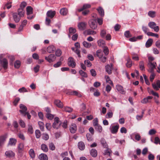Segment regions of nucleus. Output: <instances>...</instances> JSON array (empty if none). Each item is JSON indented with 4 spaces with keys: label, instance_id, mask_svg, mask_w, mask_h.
<instances>
[{
    "label": "nucleus",
    "instance_id": "8fccbe9b",
    "mask_svg": "<svg viewBox=\"0 0 160 160\" xmlns=\"http://www.w3.org/2000/svg\"><path fill=\"white\" fill-rule=\"evenodd\" d=\"M156 12L155 11H150L148 12V15L152 18H154L155 16Z\"/></svg>",
    "mask_w": 160,
    "mask_h": 160
},
{
    "label": "nucleus",
    "instance_id": "bb28decb",
    "mask_svg": "<svg viewBox=\"0 0 160 160\" xmlns=\"http://www.w3.org/2000/svg\"><path fill=\"white\" fill-rule=\"evenodd\" d=\"M91 155L93 157H96L97 156L98 153L97 151L94 149H92L90 151Z\"/></svg>",
    "mask_w": 160,
    "mask_h": 160
},
{
    "label": "nucleus",
    "instance_id": "338daca9",
    "mask_svg": "<svg viewBox=\"0 0 160 160\" xmlns=\"http://www.w3.org/2000/svg\"><path fill=\"white\" fill-rule=\"evenodd\" d=\"M84 63L88 67H90L92 66V64L88 60L84 61Z\"/></svg>",
    "mask_w": 160,
    "mask_h": 160
},
{
    "label": "nucleus",
    "instance_id": "de8ad7c7",
    "mask_svg": "<svg viewBox=\"0 0 160 160\" xmlns=\"http://www.w3.org/2000/svg\"><path fill=\"white\" fill-rule=\"evenodd\" d=\"M38 124L41 130L42 131H43L44 127V123L42 122H38Z\"/></svg>",
    "mask_w": 160,
    "mask_h": 160
},
{
    "label": "nucleus",
    "instance_id": "4468645a",
    "mask_svg": "<svg viewBox=\"0 0 160 160\" xmlns=\"http://www.w3.org/2000/svg\"><path fill=\"white\" fill-rule=\"evenodd\" d=\"M153 88L156 90H158L160 88V81L158 80L156 84L153 83L152 84Z\"/></svg>",
    "mask_w": 160,
    "mask_h": 160
},
{
    "label": "nucleus",
    "instance_id": "7ed1b4c3",
    "mask_svg": "<svg viewBox=\"0 0 160 160\" xmlns=\"http://www.w3.org/2000/svg\"><path fill=\"white\" fill-rule=\"evenodd\" d=\"M90 27L92 29H95L97 27V24L96 20L93 19L90 20L88 22Z\"/></svg>",
    "mask_w": 160,
    "mask_h": 160
},
{
    "label": "nucleus",
    "instance_id": "ea45409f",
    "mask_svg": "<svg viewBox=\"0 0 160 160\" xmlns=\"http://www.w3.org/2000/svg\"><path fill=\"white\" fill-rule=\"evenodd\" d=\"M41 148L42 150L44 152H47L48 150V148L47 146L44 144H42L41 145Z\"/></svg>",
    "mask_w": 160,
    "mask_h": 160
},
{
    "label": "nucleus",
    "instance_id": "4d7b16f0",
    "mask_svg": "<svg viewBox=\"0 0 160 160\" xmlns=\"http://www.w3.org/2000/svg\"><path fill=\"white\" fill-rule=\"evenodd\" d=\"M35 135L36 138H39L41 136V132L39 130H36L35 131Z\"/></svg>",
    "mask_w": 160,
    "mask_h": 160
},
{
    "label": "nucleus",
    "instance_id": "39448f33",
    "mask_svg": "<svg viewBox=\"0 0 160 160\" xmlns=\"http://www.w3.org/2000/svg\"><path fill=\"white\" fill-rule=\"evenodd\" d=\"M56 58V56L54 54H51L48 57H45V59L50 63L54 61Z\"/></svg>",
    "mask_w": 160,
    "mask_h": 160
},
{
    "label": "nucleus",
    "instance_id": "f8f14e48",
    "mask_svg": "<svg viewBox=\"0 0 160 160\" xmlns=\"http://www.w3.org/2000/svg\"><path fill=\"white\" fill-rule=\"evenodd\" d=\"M67 94L68 95H76L79 97H82L81 94L76 91H68L67 93Z\"/></svg>",
    "mask_w": 160,
    "mask_h": 160
},
{
    "label": "nucleus",
    "instance_id": "ddd939ff",
    "mask_svg": "<svg viewBox=\"0 0 160 160\" xmlns=\"http://www.w3.org/2000/svg\"><path fill=\"white\" fill-rule=\"evenodd\" d=\"M20 108L21 109L19 110V112L23 114H26L27 108L26 106L23 104H20Z\"/></svg>",
    "mask_w": 160,
    "mask_h": 160
},
{
    "label": "nucleus",
    "instance_id": "a18cd8bd",
    "mask_svg": "<svg viewBox=\"0 0 160 160\" xmlns=\"http://www.w3.org/2000/svg\"><path fill=\"white\" fill-rule=\"evenodd\" d=\"M76 31V29L73 28H70L69 29V33L71 35H72L75 33Z\"/></svg>",
    "mask_w": 160,
    "mask_h": 160
},
{
    "label": "nucleus",
    "instance_id": "1a4fd4ad",
    "mask_svg": "<svg viewBox=\"0 0 160 160\" xmlns=\"http://www.w3.org/2000/svg\"><path fill=\"white\" fill-rule=\"evenodd\" d=\"M119 125L117 124L116 126H112L111 127L110 130L111 132L113 134L116 133L119 128Z\"/></svg>",
    "mask_w": 160,
    "mask_h": 160
},
{
    "label": "nucleus",
    "instance_id": "473e14b6",
    "mask_svg": "<svg viewBox=\"0 0 160 160\" xmlns=\"http://www.w3.org/2000/svg\"><path fill=\"white\" fill-rule=\"evenodd\" d=\"M55 49V48L54 46H48L47 48V51L48 52L51 53L53 52H54Z\"/></svg>",
    "mask_w": 160,
    "mask_h": 160
},
{
    "label": "nucleus",
    "instance_id": "6ab92c4d",
    "mask_svg": "<svg viewBox=\"0 0 160 160\" xmlns=\"http://www.w3.org/2000/svg\"><path fill=\"white\" fill-rule=\"evenodd\" d=\"M152 96H148L146 98H143L141 101V102L142 103H146L147 102H150V100L152 99Z\"/></svg>",
    "mask_w": 160,
    "mask_h": 160
},
{
    "label": "nucleus",
    "instance_id": "c03bdc74",
    "mask_svg": "<svg viewBox=\"0 0 160 160\" xmlns=\"http://www.w3.org/2000/svg\"><path fill=\"white\" fill-rule=\"evenodd\" d=\"M139 68L141 70H145L144 63L143 61H140L139 64Z\"/></svg>",
    "mask_w": 160,
    "mask_h": 160
},
{
    "label": "nucleus",
    "instance_id": "3c124183",
    "mask_svg": "<svg viewBox=\"0 0 160 160\" xmlns=\"http://www.w3.org/2000/svg\"><path fill=\"white\" fill-rule=\"evenodd\" d=\"M105 78L106 80V81L107 82L109 83L111 85H113V83L112 82L111 80L109 77L108 76H105Z\"/></svg>",
    "mask_w": 160,
    "mask_h": 160
},
{
    "label": "nucleus",
    "instance_id": "c756f323",
    "mask_svg": "<svg viewBox=\"0 0 160 160\" xmlns=\"http://www.w3.org/2000/svg\"><path fill=\"white\" fill-rule=\"evenodd\" d=\"M5 155L9 157H14L15 155L14 153L12 151H6L5 153Z\"/></svg>",
    "mask_w": 160,
    "mask_h": 160
},
{
    "label": "nucleus",
    "instance_id": "b1692460",
    "mask_svg": "<svg viewBox=\"0 0 160 160\" xmlns=\"http://www.w3.org/2000/svg\"><path fill=\"white\" fill-rule=\"evenodd\" d=\"M68 9L65 8L61 9L60 11V12L61 15L63 16L66 15L68 13Z\"/></svg>",
    "mask_w": 160,
    "mask_h": 160
},
{
    "label": "nucleus",
    "instance_id": "4c0bfd02",
    "mask_svg": "<svg viewBox=\"0 0 160 160\" xmlns=\"http://www.w3.org/2000/svg\"><path fill=\"white\" fill-rule=\"evenodd\" d=\"M107 149L105 150L103 153V155H108L109 156H110L111 153L112 152V151L110 149H109L108 147V148H106Z\"/></svg>",
    "mask_w": 160,
    "mask_h": 160
},
{
    "label": "nucleus",
    "instance_id": "f257e3e1",
    "mask_svg": "<svg viewBox=\"0 0 160 160\" xmlns=\"http://www.w3.org/2000/svg\"><path fill=\"white\" fill-rule=\"evenodd\" d=\"M61 123L59 120V118L58 117H56L54 119V122L52 124V127L55 129H58L59 128Z\"/></svg>",
    "mask_w": 160,
    "mask_h": 160
},
{
    "label": "nucleus",
    "instance_id": "09e8293b",
    "mask_svg": "<svg viewBox=\"0 0 160 160\" xmlns=\"http://www.w3.org/2000/svg\"><path fill=\"white\" fill-rule=\"evenodd\" d=\"M21 65V62L19 61H17L14 63V67L17 68H18Z\"/></svg>",
    "mask_w": 160,
    "mask_h": 160
},
{
    "label": "nucleus",
    "instance_id": "f03ea898",
    "mask_svg": "<svg viewBox=\"0 0 160 160\" xmlns=\"http://www.w3.org/2000/svg\"><path fill=\"white\" fill-rule=\"evenodd\" d=\"M2 55H1L0 56V61L1 64L4 69H6L8 66V62L7 59L4 58L2 59Z\"/></svg>",
    "mask_w": 160,
    "mask_h": 160
},
{
    "label": "nucleus",
    "instance_id": "37998d69",
    "mask_svg": "<svg viewBox=\"0 0 160 160\" xmlns=\"http://www.w3.org/2000/svg\"><path fill=\"white\" fill-rule=\"evenodd\" d=\"M29 154L30 156L32 158H34L35 157V154L34 151L32 149H30L29 151Z\"/></svg>",
    "mask_w": 160,
    "mask_h": 160
},
{
    "label": "nucleus",
    "instance_id": "13d9d810",
    "mask_svg": "<svg viewBox=\"0 0 160 160\" xmlns=\"http://www.w3.org/2000/svg\"><path fill=\"white\" fill-rule=\"evenodd\" d=\"M93 124L94 126L96 127L99 125L98 124V121L97 118H95L92 121Z\"/></svg>",
    "mask_w": 160,
    "mask_h": 160
},
{
    "label": "nucleus",
    "instance_id": "c85d7f7f",
    "mask_svg": "<svg viewBox=\"0 0 160 160\" xmlns=\"http://www.w3.org/2000/svg\"><path fill=\"white\" fill-rule=\"evenodd\" d=\"M39 158L41 160H48V158L47 155L45 154L42 153L40 154L39 157Z\"/></svg>",
    "mask_w": 160,
    "mask_h": 160
},
{
    "label": "nucleus",
    "instance_id": "6e6d98bb",
    "mask_svg": "<svg viewBox=\"0 0 160 160\" xmlns=\"http://www.w3.org/2000/svg\"><path fill=\"white\" fill-rule=\"evenodd\" d=\"M113 114V113L111 111L108 112L106 115V118H111L112 117Z\"/></svg>",
    "mask_w": 160,
    "mask_h": 160
},
{
    "label": "nucleus",
    "instance_id": "f3484780",
    "mask_svg": "<svg viewBox=\"0 0 160 160\" xmlns=\"http://www.w3.org/2000/svg\"><path fill=\"white\" fill-rule=\"evenodd\" d=\"M24 147V144L23 143H19L18 147V152L19 153H22Z\"/></svg>",
    "mask_w": 160,
    "mask_h": 160
},
{
    "label": "nucleus",
    "instance_id": "2eb2a0df",
    "mask_svg": "<svg viewBox=\"0 0 160 160\" xmlns=\"http://www.w3.org/2000/svg\"><path fill=\"white\" fill-rule=\"evenodd\" d=\"M13 18L14 21L16 23L19 22L21 17L19 16H18L17 13H14L12 14Z\"/></svg>",
    "mask_w": 160,
    "mask_h": 160
},
{
    "label": "nucleus",
    "instance_id": "aec40b11",
    "mask_svg": "<svg viewBox=\"0 0 160 160\" xmlns=\"http://www.w3.org/2000/svg\"><path fill=\"white\" fill-rule=\"evenodd\" d=\"M7 136V134H5L0 137V146H1L3 144L4 142L6 140Z\"/></svg>",
    "mask_w": 160,
    "mask_h": 160
},
{
    "label": "nucleus",
    "instance_id": "9d476101",
    "mask_svg": "<svg viewBox=\"0 0 160 160\" xmlns=\"http://www.w3.org/2000/svg\"><path fill=\"white\" fill-rule=\"evenodd\" d=\"M69 130L72 133H75L77 130V126L75 123H72L70 127Z\"/></svg>",
    "mask_w": 160,
    "mask_h": 160
},
{
    "label": "nucleus",
    "instance_id": "c9c22d12",
    "mask_svg": "<svg viewBox=\"0 0 160 160\" xmlns=\"http://www.w3.org/2000/svg\"><path fill=\"white\" fill-rule=\"evenodd\" d=\"M96 55L99 58L103 56V53L101 50H98L97 51Z\"/></svg>",
    "mask_w": 160,
    "mask_h": 160
},
{
    "label": "nucleus",
    "instance_id": "5fc2aeb1",
    "mask_svg": "<svg viewBox=\"0 0 160 160\" xmlns=\"http://www.w3.org/2000/svg\"><path fill=\"white\" fill-rule=\"evenodd\" d=\"M68 121L67 120H65L62 123H61V125L62 127L64 128H66L68 127Z\"/></svg>",
    "mask_w": 160,
    "mask_h": 160
},
{
    "label": "nucleus",
    "instance_id": "58836bf2",
    "mask_svg": "<svg viewBox=\"0 0 160 160\" xmlns=\"http://www.w3.org/2000/svg\"><path fill=\"white\" fill-rule=\"evenodd\" d=\"M132 66V61L129 58L127 59V62L126 63V66L128 68H130Z\"/></svg>",
    "mask_w": 160,
    "mask_h": 160
},
{
    "label": "nucleus",
    "instance_id": "20e7f679",
    "mask_svg": "<svg viewBox=\"0 0 160 160\" xmlns=\"http://www.w3.org/2000/svg\"><path fill=\"white\" fill-rule=\"evenodd\" d=\"M148 25L149 27L152 29H153L154 31L158 32L159 30V28L158 26H156V23L153 22H149Z\"/></svg>",
    "mask_w": 160,
    "mask_h": 160
},
{
    "label": "nucleus",
    "instance_id": "bf43d9fd",
    "mask_svg": "<svg viewBox=\"0 0 160 160\" xmlns=\"http://www.w3.org/2000/svg\"><path fill=\"white\" fill-rule=\"evenodd\" d=\"M49 138L48 135L46 133H43L42 134V138L45 140H48Z\"/></svg>",
    "mask_w": 160,
    "mask_h": 160
},
{
    "label": "nucleus",
    "instance_id": "052dcab7",
    "mask_svg": "<svg viewBox=\"0 0 160 160\" xmlns=\"http://www.w3.org/2000/svg\"><path fill=\"white\" fill-rule=\"evenodd\" d=\"M106 34V30L104 29L102 30L100 32V35L102 38L105 37Z\"/></svg>",
    "mask_w": 160,
    "mask_h": 160
},
{
    "label": "nucleus",
    "instance_id": "4be33fe9",
    "mask_svg": "<svg viewBox=\"0 0 160 160\" xmlns=\"http://www.w3.org/2000/svg\"><path fill=\"white\" fill-rule=\"evenodd\" d=\"M18 15L21 17H23L24 16V11L22 8H19L18 10Z\"/></svg>",
    "mask_w": 160,
    "mask_h": 160
},
{
    "label": "nucleus",
    "instance_id": "f704fd0d",
    "mask_svg": "<svg viewBox=\"0 0 160 160\" xmlns=\"http://www.w3.org/2000/svg\"><path fill=\"white\" fill-rule=\"evenodd\" d=\"M97 10L101 16L103 17L104 16V11L102 8L99 7L97 9Z\"/></svg>",
    "mask_w": 160,
    "mask_h": 160
},
{
    "label": "nucleus",
    "instance_id": "dca6fc26",
    "mask_svg": "<svg viewBox=\"0 0 160 160\" xmlns=\"http://www.w3.org/2000/svg\"><path fill=\"white\" fill-rule=\"evenodd\" d=\"M55 14L56 12L55 11L50 10L47 12L46 13V15L47 17H49L51 18H52L54 17Z\"/></svg>",
    "mask_w": 160,
    "mask_h": 160
},
{
    "label": "nucleus",
    "instance_id": "5701e85b",
    "mask_svg": "<svg viewBox=\"0 0 160 160\" xmlns=\"http://www.w3.org/2000/svg\"><path fill=\"white\" fill-rule=\"evenodd\" d=\"M17 142L16 139L14 138H11L9 139V141L8 143V145L13 146L15 145Z\"/></svg>",
    "mask_w": 160,
    "mask_h": 160
},
{
    "label": "nucleus",
    "instance_id": "680f3d73",
    "mask_svg": "<svg viewBox=\"0 0 160 160\" xmlns=\"http://www.w3.org/2000/svg\"><path fill=\"white\" fill-rule=\"evenodd\" d=\"M95 128L99 132H101L102 130V127L99 125L96 126Z\"/></svg>",
    "mask_w": 160,
    "mask_h": 160
},
{
    "label": "nucleus",
    "instance_id": "393cba45",
    "mask_svg": "<svg viewBox=\"0 0 160 160\" xmlns=\"http://www.w3.org/2000/svg\"><path fill=\"white\" fill-rule=\"evenodd\" d=\"M97 42L99 46L103 48L104 47H105V42L103 40L99 39L98 41Z\"/></svg>",
    "mask_w": 160,
    "mask_h": 160
},
{
    "label": "nucleus",
    "instance_id": "9b49d317",
    "mask_svg": "<svg viewBox=\"0 0 160 160\" xmlns=\"http://www.w3.org/2000/svg\"><path fill=\"white\" fill-rule=\"evenodd\" d=\"M86 25L87 23L85 22H80L78 24V27L79 30H83L86 29Z\"/></svg>",
    "mask_w": 160,
    "mask_h": 160
},
{
    "label": "nucleus",
    "instance_id": "774afa93",
    "mask_svg": "<svg viewBox=\"0 0 160 160\" xmlns=\"http://www.w3.org/2000/svg\"><path fill=\"white\" fill-rule=\"evenodd\" d=\"M154 143L156 144L159 143L160 145V139L158 137H156L155 138Z\"/></svg>",
    "mask_w": 160,
    "mask_h": 160
},
{
    "label": "nucleus",
    "instance_id": "e433bc0d",
    "mask_svg": "<svg viewBox=\"0 0 160 160\" xmlns=\"http://www.w3.org/2000/svg\"><path fill=\"white\" fill-rule=\"evenodd\" d=\"M148 92L149 93H150L151 94H152L153 96H157L158 98H159V95H158V93L154 92L152 90H149V88H148Z\"/></svg>",
    "mask_w": 160,
    "mask_h": 160
},
{
    "label": "nucleus",
    "instance_id": "603ef678",
    "mask_svg": "<svg viewBox=\"0 0 160 160\" xmlns=\"http://www.w3.org/2000/svg\"><path fill=\"white\" fill-rule=\"evenodd\" d=\"M80 74L82 77L87 78L88 77L87 74L82 70H81L79 71Z\"/></svg>",
    "mask_w": 160,
    "mask_h": 160
},
{
    "label": "nucleus",
    "instance_id": "72a5a7b5",
    "mask_svg": "<svg viewBox=\"0 0 160 160\" xmlns=\"http://www.w3.org/2000/svg\"><path fill=\"white\" fill-rule=\"evenodd\" d=\"M27 14L28 15L32 13V8L31 6H28L26 8Z\"/></svg>",
    "mask_w": 160,
    "mask_h": 160
},
{
    "label": "nucleus",
    "instance_id": "a878e982",
    "mask_svg": "<svg viewBox=\"0 0 160 160\" xmlns=\"http://www.w3.org/2000/svg\"><path fill=\"white\" fill-rule=\"evenodd\" d=\"M54 103L58 108H62L63 107V104L59 100H55L54 101Z\"/></svg>",
    "mask_w": 160,
    "mask_h": 160
},
{
    "label": "nucleus",
    "instance_id": "2f4dec72",
    "mask_svg": "<svg viewBox=\"0 0 160 160\" xmlns=\"http://www.w3.org/2000/svg\"><path fill=\"white\" fill-rule=\"evenodd\" d=\"M101 142L102 146H103L104 148H108V145L106 142V141L104 138H102L101 139Z\"/></svg>",
    "mask_w": 160,
    "mask_h": 160
},
{
    "label": "nucleus",
    "instance_id": "49530a36",
    "mask_svg": "<svg viewBox=\"0 0 160 160\" xmlns=\"http://www.w3.org/2000/svg\"><path fill=\"white\" fill-rule=\"evenodd\" d=\"M63 110L66 112H70L72 111V109L70 107H66L63 108Z\"/></svg>",
    "mask_w": 160,
    "mask_h": 160
},
{
    "label": "nucleus",
    "instance_id": "cd10ccee",
    "mask_svg": "<svg viewBox=\"0 0 160 160\" xmlns=\"http://www.w3.org/2000/svg\"><path fill=\"white\" fill-rule=\"evenodd\" d=\"M78 147L81 150H83L85 148L84 143L82 142H80L78 143Z\"/></svg>",
    "mask_w": 160,
    "mask_h": 160
},
{
    "label": "nucleus",
    "instance_id": "7c9ffc66",
    "mask_svg": "<svg viewBox=\"0 0 160 160\" xmlns=\"http://www.w3.org/2000/svg\"><path fill=\"white\" fill-rule=\"evenodd\" d=\"M153 40L151 38L149 39L147 41L145 46L146 47L149 48L150 47L152 44Z\"/></svg>",
    "mask_w": 160,
    "mask_h": 160
},
{
    "label": "nucleus",
    "instance_id": "79ce46f5",
    "mask_svg": "<svg viewBox=\"0 0 160 160\" xmlns=\"http://www.w3.org/2000/svg\"><path fill=\"white\" fill-rule=\"evenodd\" d=\"M82 44L83 46L86 48H89L92 46V44L91 43L85 41L83 42Z\"/></svg>",
    "mask_w": 160,
    "mask_h": 160
},
{
    "label": "nucleus",
    "instance_id": "a211bd4d",
    "mask_svg": "<svg viewBox=\"0 0 160 160\" xmlns=\"http://www.w3.org/2000/svg\"><path fill=\"white\" fill-rule=\"evenodd\" d=\"M116 88L117 90L120 93L124 94L125 91L124 90L123 87L120 85H118L116 86Z\"/></svg>",
    "mask_w": 160,
    "mask_h": 160
},
{
    "label": "nucleus",
    "instance_id": "a19ab883",
    "mask_svg": "<svg viewBox=\"0 0 160 160\" xmlns=\"http://www.w3.org/2000/svg\"><path fill=\"white\" fill-rule=\"evenodd\" d=\"M88 35H94L96 34V32L93 30H92L90 29L87 30L86 31Z\"/></svg>",
    "mask_w": 160,
    "mask_h": 160
},
{
    "label": "nucleus",
    "instance_id": "6e6552de",
    "mask_svg": "<svg viewBox=\"0 0 160 160\" xmlns=\"http://www.w3.org/2000/svg\"><path fill=\"white\" fill-rule=\"evenodd\" d=\"M148 67L150 68L149 72H153L154 69L155 68L156 66V63L155 62L148 63Z\"/></svg>",
    "mask_w": 160,
    "mask_h": 160
},
{
    "label": "nucleus",
    "instance_id": "423d86ee",
    "mask_svg": "<svg viewBox=\"0 0 160 160\" xmlns=\"http://www.w3.org/2000/svg\"><path fill=\"white\" fill-rule=\"evenodd\" d=\"M113 65L112 64H111L110 65L107 64L105 66L106 72L109 74L112 73V70L113 69Z\"/></svg>",
    "mask_w": 160,
    "mask_h": 160
},
{
    "label": "nucleus",
    "instance_id": "0e129e2a",
    "mask_svg": "<svg viewBox=\"0 0 160 160\" xmlns=\"http://www.w3.org/2000/svg\"><path fill=\"white\" fill-rule=\"evenodd\" d=\"M124 34L125 36L127 38H129L131 37L132 36V35H131V34H130L129 31H126L124 32Z\"/></svg>",
    "mask_w": 160,
    "mask_h": 160
},
{
    "label": "nucleus",
    "instance_id": "412c9836",
    "mask_svg": "<svg viewBox=\"0 0 160 160\" xmlns=\"http://www.w3.org/2000/svg\"><path fill=\"white\" fill-rule=\"evenodd\" d=\"M91 7V6L89 4H84V5H83V7L82 8L80 9H78V11L79 12H80L83 11L85 9L90 8Z\"/></svg>",
    "mask_w": 160,
    "mask_h": 160
},
{
    "label": "nucleus",
    "instance_id": "e2e57ef3",
    "mask_svg": "<svg viewBox=\"0 0 160 160\" xmlns=\"http://www.w3.org/2000/svg\"><path fill=\"white\" fill-rule=\"evenodd\" d=\"M54 116L50 113H47L46 114V117L50 120L54 118Z\"/></svg>",
    "mask_w": 160,
    "mask_h": 160
},
{
    "label": "nucleus",
    "instance_id": "69168bd1",
    "mask_svg": "<svg viewBox=\"0 0 160 160\" xmlns=\"http://www.w3.org/2000/svg\"><path fill=\"white\" fill-rule=\"evenodd\" d=\"M142 30L144 32V33L146 34H147L148 32H149V29L147 27H146L143 26L142 28Z\"/></svg>",
    "mask_w": 160,
    "mask_h": 160
},
{
    "label": "nucleus",
    "instance_id": "0eeeda50",
    "mask_svg": "<svg viewBox=\"0 0 160 160\" xmlns=\"http://www.w3.org/2000/svg\"><path fill=\"white\" fill-rule=\"evenodd\" d=\"M68 65L69 66L72 68H74L76 66V63L74 60V59L72 57H69L68 59Z\"/></svg>",
    "mask_w": 160,
    "mask_h": 160
},
{
    "label": "nucleus",
    "instance_id": "864d4df0",
    "mask_svg": "<svg viewBox=\"0 0 160 160\" xmlns=\"http://www.w3.org/2000/svg\"><path fill=\"white\" fill-rule=\"evenodd\" d=\"M109 49L107 46L103 47V52L106 55H108L109 53Z\"/></svg>",
    "mask_w": 160,
    "mask_h": 160
}]
</instances>
